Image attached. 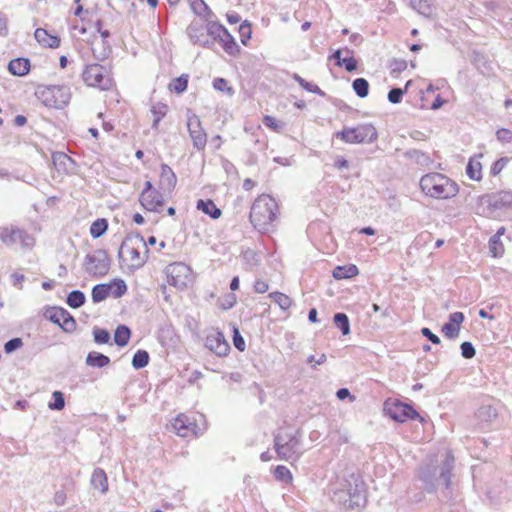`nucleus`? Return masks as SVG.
Returning a JSON list of instances; mask_svg holds the SVG:
<instances>
[{"instance_id": "obj_1", "label": "nucleus", "mask_w": 512, "mask_h": 512, "mask_svg": "<svg viewBox=\"0 0 512 512\" xmlns=\"http://www.w3.org/2000/svg\"><path fill=\"white\" fill-rule=\"evenodd\" d=\"M279 207L276 200L267 194L258 196L250 210V221L260 232H269L274 228L277 220Z\"/></svg>"}, {"instance_id": "obj_2", "label": "nucleus", "mask_w": 512, "mask_h": 512, "mask_svg": "<svg viewBox=\"0 0 512 512\" xmlns=\"http://www.w3.org/2000/svg\"><path fill=\"white\" fill-rule=\"evenodd\" d=\"M331 499L346 510H354L364 506L366 502L364 484L352 475L349 480L340 484V488L333 491Z\"/></svg>"}, {"instance_id": "obj_3", "label": "nucleus", "mask_w": 512, "mask_h": 512, "mask_svg": "<svg viewBox=\"0 0 512 512\" xmlns=\"http://www.w3.org/2000/svg\"><path fill=\"white\" fill-rule=\"evenodd\" d=\"M147 243L144 238L137 235L127 236L119 249V258H121L129 270L134 271L141 268L147 261Z\"/></svg>"}, {"instance_id": "obj_4", "label": "nucleus", "mask_w": 512, "mask_h": 512, "mask_svg": "<svg viewBox=\"0 0 512 512\" xmlns=\"http://www.w3.org/2000/svg\"><path fill=\"white\" fill-rule=\"evenodd\" d=\"M422 192L431 198L449 199L457 195L458 185L441 173H429L420 179Z\"/></svg>"}, {"instance_id": "obj_5", "label": "nucleus", "mask_w": 512, "mask_h": 512, "mask_svg": "<svg viewBox=\"0 0 512 512\" xmlns=\"http://www.w3.org/2000/svg\"><path fill=\"white\" fill-rule=\"evenodd\" d=\"M274 449L277 457L284 461H297L302 455V436L299 430L280 429L274 435Z\"/></svg>"}, {"instance_id": "obj_6", "label": "nucleus", "mask_w": 512, "mask_h": 512, "mask_svg": "<svg viewBox=\"0 0 512 512\" xmlns=\"http://www.w3.org/2000/svg\"><path fill=\"white\" fill-rule=\"evenodd\" d=\"M454 456L451 451H447L445 455V459L442 462L440 466V472L439 476L437 477V469L430 467H427L426 469L422 470L420 473V478L423 482L426 483L427 491L432 492L436 488V483L438 481H442L445 488H449L451 485V476H452V470L454 468Z\"/></svg>"}, {"instance_id": "obj_7", "label": "nucleus", "mask_w": 512, "mask_h": 512, "mask_svg": "<svg viewBox=\"0 0 512 512\" xmlns=\"http://www.w3.org/2000/svg\"><path fill=\"white\" fill-rule=\"evenodd\" d=\"M34 96L46 107L61 109L69 103L71 93L66 86L38 85L34 90Z\"/></svg>"}, {"instance_id": "obj_8", "label": "nucleus", "mask_w": 512, "mask_h": 512, "mask_svg": "<svg viewBox=\"0 0 512 512\" xmlns=\"http://www.w3.org/2000/svg\"><path fill=\"white\" fill-rule=\"evenodd\" d=\"M188 328L195 336L204 341V347L217 357H226L230 352V345L226 340L222 331L217 328L210 327L203 331V335L195 331L191 322H188Z\"/></svg>"}, {"instance_id": "obj_9", "label": "nucleus", "mask_w": 512, "mask_h": 512, "mask_svg": "<svg viewBox=\"0 0 512 512\" xmlns=\"http://www.w3.org/2000/svg\"><path fill=\"white\" fill-rule=\"evenodd\" d=\"M335 137L348 144L372 143L378 138V133L372 124H361L344 128L336 132Z\"/></svg>"}, {"instance_id": "obj_10", "label": "nucleus", "mask_w": 512, "mask_h": 512, "mask_svg": "<svg viewBox=\"0 0 512 512\" xmlns=\"http://www.w3.org/2000/svg\"><path fill=\"white\" fill-rule=\"evenodd\" d=\"M82 78L88 86L99 88L100 90H109L113 86V79L109 69L98 63L86 65Z\"/></svg>"}, {"instance_id": "obj_11", "label": "nucleus", "mask_w": 512, "mask_h": 512, "mask_svg": "<svg viewBox=\"0 0 512 512\" xmlns=\"http://www.w3.org/2000/svg\"><path fill=\"white\" fill-rule=\"evenodd\" d=\"M111 259L104 249H97L87 254L84 259V270L94 277H102L110 270Z\"/></svg>"}, {"instance_id": "obj_12", "label": "nucleus", "mask_w": 512, "mask_h": 512, "mask_svg": "<svg viewBox=\"0 0 512 512\" xmlns=\"http://www.w3.org/2000/svg\"><path fill=\"white\" fill-rule=\"evenodd\" d=\"M165 273L168 283L179 290L187 288L193 281L190 267L182 262L169 264L165 269Z\"/></svg>"}, {"instance_id": "obj_13", "label": "nucleus", "mask_w": 512, "mask_h": 512, "mask_svg": "<svg viewBox=\"0 0 512 512\" xmlns=\"http://www.w3.org/2000/svg\"><path fill=\"white\" fill-rule=\"evenodd\" d=\"M384 412L387 416H389L396 422L402 423L409 419H420L421 421H423V418L411 405L402 403L399 400L385 401Z\"/></svg>"}, {"instance_id": "obj_14", "label": "nucleus", "mask_w": 512, "mask_h": 512, "mask_svg": "<svg viewBox=\"0 0 512 512\" xmlns=\"http://www.w3.org/2000/svg\"><path fill=\"white\" fill-rule=\"evenodd\" d=\"M187 128L193 147L197 150H204L207 144V134L201 125V120L196 114H191L187 119Z\"/></svg>"}, {"instance_id": "obj_15", "label": "nucleus", "mask_w": 512, "mask_h": 512, "mask_svg": "<svg viewBox=\"0 0 512 512\" xmlns=\"http://www.w3.org/2000/svg\"><path fill=\"white\" fill-rule=\"evenodd\" d=\"M28 235L17 227L0 228V240L7 246L20 243L22 247L26 246Z\"/></svg>"}, {"instance_id": "obj_16", "label": "nucleus", "mask_w": 512, "mask_h": 512, "mask_svg": "<svg viewBox=\"0 0 512 512\" xmlns=\"http://www.w3.org/2000/svg\"><path fill=\"white\" fill-rule=\"evenodd\" d=\"M139 200L146 210L152 212L160 211L164 203L163 196L158 190L152 192L142 191Z\"/></svg>"}, {"instance_id": "obj_17", "label": "nucleus", "mask_w": 512, "mask_h": 512, "mask_svg": "<svg viewBox=\"0 0 512 512\" xmlns=\"http://www.w3.org/2000/svg\"><path fill=\"white\" fill-rule=\"evenodd\" d=\"M34 39L43 48L57 49L61 44V39L57 34H52L43 28L34 30Z\"/></svg>"}, {"instance_id": "obj_18", "label": "nucleus", "mask_w": 512, "mask_h": 512, "mask_svg": "<svg viewBox=\"0 0 512 512\" xmlns=\"http://www.w3.org/2000/svg\"><path fill=\"white\" fill-rule=\"evenodd\" d=\"M52 164L56 171L61 174L69 173L75 167L74 160L63 152H52Z\"/></svg>"}, {"instance_id": "obj_19", "label": "nucleus", "mask_w": 512, "mask_h": 512, "mask_svg": "<svg viewBox=\"0 0 512 512\" xmlns=\"http://www.w3.org/2000/svg\"><path fill=\"white\" fill-rule=\"evenodd\" d=\"M177 183V177L170 166L162 164L160 169V188L164 191H172Z\"/></svg>"}, {"instance_id": "obj_20", "label": "nucleus", "mask_w": 512, "mask_h": 512, "mask_svg": "<svg viewBox=\"0 0 512 512\" xmlns=\"http://www.w3.org/2000/svg\"><path fill=\"white\" fill-rule=\"evenodd\" d=\"M490 205L495 209L509 208L512 206V192L500 191L490 197Z\"/></svg>"}, {"instance_id": "obj_21", "label": "nucleus", "mask_w": 512, "mask_h": 512, "mask_svg": "<svg viewBox=\"0 0 512 512\" xmlns=\"http://www.w3.org/2000/svg\"><path fill=\"white\" fill-rule=\"evenodd\" d=\"M31 68L30 60L28 58H16L9 62L8 69L13 75L24 76Z\"/></svg>"}, {"instance_id": "obj_22", "label": "nucleus", "mask_w": 512, "mask_h": 512, "mask_svg": "<svg viewBox=\"0 0 512 512\" xmlns=\"http://www.w3.org/2000/svg\"><path fill=\"white\" fill-rule=\"evenodd\" d=\"M91 485L102 494L108 491V479L105 471L101 468L94 469L91 476Z\"/></svg>"}, {"instance_id": "obj_23", "label": "nucleus", "mask_w": 512, "mask_h": 512, "mask_svg": "<svg viewBox=\"0 0 512 512\" xmlns=\"http://www.w3.org/2000/svg\"><path fill=\"white\" fill-rule=\"evenodd\" d=\"M85 363L89 367L103 368L110 364V358L100 352L91 351L88 353Z\"/></svg>"}, {"instance_id": "obj_24", "label": "nucleus", "mask_w": 512, "mask_h": 512, "mask_svg": "<svg viewBox=\"0 0 512 512\" xmlns=\"http://www.w3.org/2000/svg\"><path fill=\"white\" fill-rule=\"evenodd\" d=\"M196 207L198 210L202 211L204 214L209 215L212 219H218V218H220V216L222 214L221 210L210 199L198 200Z\"/></svg>"}, {"instance_id": "obj_25", "label": "nucleus", "mask_w": 512, "mask_h": 512, "mask_svg": "<svg viewBox=\"0 0 512 512\" xmlns=\"http://www.w3.org/2000/svg\"><path fill=\"white\" fill-rule=\"evenodd\" d=\"M224 51L231 55V56H237L240 52V47L239 45L236 43L235 39L233 38V36L227 31L223 34V36L218 40Z\"/></svg>"}, {"instance_id": "obj_26", "label": "nucleus", "mask_w": 512, "mask_h": 512, "mask_svg": "<svg viewBox=\"0 0 512 512\" xmlns=\"http://www.w3.org/2000/svg\"><path fill=\"white\" fill-rule=\"evenodd\" d=\"M187 32L190 40L194 44H200L203 46L208 44V39H203L205 37V34L204 29L201 25H198L197 23H192L188 26Z\"/></svg>"}, {"instance_id": "obj_27", "label": "nucleus", "mask_w": 512, "mask_h": 512, "mask_svg": "<svg viewBox=\"0 0 512 512\" xmlns=\"http://www.w3.org/2000/svg\"><path fill=\"white\" fill-rule=\"evenodd\" d=\"M359 273V270L356 265L348 264L344 266H337L333 270V277L337 280L348 279L356 276Z\"/></svg>"}, {"instance_id": "obj_28", "label": "nucleus", "mask_w": 512, "mask_h": 512, "mask_svg": "<svg viewBox=\"0 0 512 512\" xmlns=\"http://www.w3.org/2000/svg\"><path fill=\"white\" fill-rule=\"evenodd\" d=\"M45 320H74V318L63 308L53 306L44 312Z\"/></svg>"}, {"instance_id": "obj_29", "label": "nucleus", "mask_w": 512, "mask_h": 512, "mask_svg": "<svg viewBox=\"0 0 512 512\" xmlns=\"http://www.w3.org/2000/svg\"><path fill=\"white\" fill-rule=\"evenodd\" d=\"M466 174L471 180L480 181L482 179V165L480 161L471 158L466 167Z\"/></svg>"}, {"instance_id": "obj_30", "label": "nucleus", "mask_w": 512, "mask_h": 512, "mask_svg": "<svg viewBox=\"0 0 512 512\" xmlns=\"http://www.w3.org/2000/svg\"><path fill=\"white\" fill-rule=\"evenodd\" d=\"M131 336V331L126 325H119L114 333V342L119 347H124L128 344Z\"/></svg>"}, {"instance_id": "obj_31", "label": "nucleus", "mask_w": 512, "mask_h": 512, "mask_svg": "<svg viewBox=\"0 0 512 512\" xmlns=\"http://www.w3.org/2000/svg\"><path fill=\"white\" fill-rule=\"evenodd\" d=\"M476 417L480 422L489 423L497 417V410L491 405H483L478 409Z\"/></svg>"}, {"instance_id": "obj_32", "label": "nucleus", "mask_w": 512, "mask_h": 512, "mask_svg": "<svg viewBox=\"0 0 512 512\" xmlns=\"http://www.w3.org/2000/svg\"><path fill=\"white\" fill-rule=\"evenodd\" d=\"M189 426L190 423L188 422V418L183 414L178 415L173 422L174 430L176 431L177 435L181 437H186L188 435L190 430Z\"/></svg>"}, {"instance_id": "obj_33", "label": "nucleus", "mask_w": 512, "mask_h": 512, "mask_svg": "<svg viewBox=\"0 0 512 512\" xmlns=\"http://www.w3.org/2000/svg\"><path fill=\"white\" fill-rule=\"evenodd\" d=\"M411 7L419 14L429 17L433 13V6L429 0H411Z\"/></svg>"}, {"instance_id": "obj_34", "label": "nucleus", "mask_w": 512, "mask_h": 512, "mask_svg": "<svg viewBox=\"0 0 512 512\" xmlns=\"http://www.w3.org/2000/svg\"><path fill=\"white\" fill-rule=\"evenodd\" d=\"M150 356L146 350H137L132 358V366L134 369H142L149 363Z\"/></svg>"}, {"instance_id": "obj_35", "label": "nucleus", "mask_w": 512, "mask_h": 512, "mask_svg": "<svg viewBox=\"0 0 512 512\" xmlns=\"http://www.w3.org/2000/svg\"><path fill=\"white\" fill-rule=\"evenodd\" d=\"M110 295L115 298L123 296L127 292V285L122 279H114L108 283Z\"/></svg>"}, {"instance_id": "obj_36", "label": "nucleus", "mask_w": 512, "mask_h": 512, "mask_svg": "<svg viewBox=\"0 0 512 512\" xmlns=\"http://www.w3.org/2000/svg\"><path fill=\"white\" fill-rule=\"evenodd\" d=\"M108 283L97 284L92 289V300L101 302L110 296Z\"/></svg>"}, {"instance_id": "obj_37", "label": "nucleus", "mask_w": 512, "mask_h": 512, "mask_svg": "<svg viewBox=\"0 0 512 512\" xmlns=\"http://www.w3.org/2000/svg\"><path fill=\"white\" fill-rule=\"evenodd\" d=\"M352 88L360 98H365L369 94V83L365 78L355 79L352 83Z\"/></svg>"}, {"instance_id": "obj_38", "label": "nucleus", "mask_w": 512, "mask_h": 512, "mask_svg": "<svg viewBox=\"0 0 512 512\" xmlns=\"http://www.w3.org/2000/svg\"><path fill=\"white\" fill-rule=\"evenodd\" d=\"M168 106L163 103H157L152 106L151 112L153 114V128H157L161 119L166 115Z\"/></svg>"}, {"instance_id": "obj_39", "label": "nucleus", "mask_w": 512, "mask_h": 512, "mask_svg": "<svg viewBox=\"0 0 512 512\" xmlns=\"http://www.w3.org/2000/svg\"><path fill=\"white\" fill-rule=\"evenodd\" d=\"M462 322H446L442 327V332L448 339H455L458 337L461 330Z\"/></svg>"}, {"instance_id": "obj_40", "label": "nucleus", "mask_w": 512, "mask_h": 512, "mask_svg": "<svg viewBox=\"0 0 512 512\" xmlns=\"http://www.w3.org/2000/svg\"><path fill=\"white\" fill-rule=\"evenodd\" d=\"M108 223L106 219H97L91 224L90 234L93 238L101 237L107 230Z\"/></svg>"}, {"instance_id": "obj_41", "label": "nucleus", "mask_w": 512, "mask_h": 512, "mask_svg": "<svg viewBox=\"0 0 512 512\" xmlns=\"http://www.w3.org/2000/svg\"><path fill=\"white\" fill-rule=\"evenodd\" d=\"M274 476L278 481L283 483H291L293 480L290 470L284 465H278L275 467Z\"/></svg>"}, {"instance_id": "obj_42", "label": "nucleus", "mask_w": 512, "mask_h": 512, "mask_svg": "<svg viewBox=\"0 0 512 512\" xmlns=\"http://www.w3.org/2000/svg\"><path fill=\"white\" fill-rule=\"evenodd\" d=\"M188 86V76L187 75H181L178 78H175L171 81L169 84V89L171 91H174L178 94L184 92L187 89Z\"/></svg>"}, {"instance_id": "obj_43", "label": "nucleus", "mask_w": 512, "mask_h": 512, "mask_svg": "<svg viewBox=\"0 0 512 512\" xmlns=\"http://www.w3.org/2000/svg\"><path fill=\"white\" fill-rule=\"evenodd\" d=\"M48 407L50 410H62L65 407L64 394L61 391H54L52 393V401L49 402Z\"/></svg>"}, {"instance_id": "obj_44", "label": "nucleus", "mask_w": 512, "mask_h": 512, "mask_svg": "<svg viewBox=\"0 0 512 512\" xmlns=\"http://www.w3.org/2000/svg\"><path fill=\"white\" fill-rule=\"evenodd\" d=\"M84 302L85 295L79 290H74L70 292V294L67 297V304L72 308H78L82 306Z\"/></svg>"}, {"instance_id": "obj_45", "label": "nucleus", "mask_w": 512, "mask_h": 512, "mask_svg": "<svg viewBox=\"0 0 512 512\" xmlns=\"http://www.w3.org/2000/svg\"><path fill=\"white\" fill-rule=\"evenodd\" d=\"M269 296L283 310H286L291 306V303H292L291 299L287 295H285L281 292H274V293H271Z\"/></svg>"}, {"instance_id": "obj_46", "label": "nucleus", "mask_w": 512, "mask_h": 512, "mask_svg": "<svg viewBox=\"0 0 512 512\" xmlns=\"http://www.w3.org/2000/svg\"><path fill=\"white\" fill-rule=\"evenodd\" d=\"M94 341L97 344H107L110 341V333L106 329L99 327L93 328Z\"/></svg>"}, {"instance_id": "obj_47", "label": "nucleus", "mask_w": 512, "mask_h": 512, "mask_svg": "<svg viewBox=\"0 0 512 512\" xmlns=\"http://www.w3.org/2000/svg\"><path fill=\"white\" fill-rule=\"evenodd\" d=\"M213 87L214 89L221 92H225L230 96L234 94V89L231 86H229L228 81L224 78H215L213 80Z\"/></svg>"}, {"instance_id": "obj_48", "label": "nucleus", "mask_w": 512, "mask_h": 512, "mask_svg": "<svg viewBox=\"0 0 512 512\" xmlns=\"http://www.w3.org/2000/svg\"><path fill=\"white\" fill-rule=\"evenodd\" d=\"M232 331H233V337H232V340H233V345L234 347L240 351V352H243L245 351L246 349V343H245V340L244 338L242 337L241 333H240V330L238 327L236 326H233L232 328Z\"/></svg>"}, {"instance_id": "obj_49", "label": "nucleus", "mask_w": 512, "mask_h": 512, "mask_svg": "<svg viewBox=\"0 0 512 512\" xmlns=\"http://www.w3.org/2000/svg\"><path fill=\"white\" fill-rule=\"evenodd\" d=\"M228 30L219 23H210L207 28V33L215 40H219Z\"/></svg>"}, {"instance_id": "obj_50", "label": "nucleus", "mask_w": 512, "mask_h": 512, "mask_svg": "<svg viewBox=\"0 0 512 512\" xmlns=\"http://www.w3.org/2000/svg\"><path fill=\"white\" fill-rule=\"evenodd\" d=\"M490 252L494 257L501 256L504 249L503 245L498 239V235H493L489 240Z\"/></svg>"}, {"instance_id": "obj_51", "label": "nucleus", "mask_w": 512, "mask_h": 512, "mask_svg": "<svg viewBox=\"0 0 512 512\" xmlns=\"http://www.w3.org/2000/svg\"><path fill=\"white\" fill-rule=\"evenodd\" d=\"M191 8L195 14L198 16H206L209 11L208 6L203 0H193L191 1Z\"/></svg>"}, {"instance_id": "obj_52", "label": "nucleus", "mask_w": 512, "mask_h": 512, "mask_svg": "<svg viewBox=\"0 0 512 512\" xmlns=\"http://www.w3.org/2000/svg\"><path fill=\"white\" fill-rule=\"evenodd\" d=\"M461 355L465 359H471L475 356V348L471 342L465 341L460 346Z\"/></svg>"}, {"instance_id": "obj_53", "label": "nucleus", "mask_w": 512, "mask_h": 512, "mask_svg": "<svg viewBox=\"0 0 512 512\" xmlns=\"http://www.w3.org/2000/svg\"><path fill=\"white\" fill-rule=\"evenodd\" d=\"M405 90L401 88H392L388 93V100L393 104H398L401 102L402 97L404 95Z\"/></svg>"}, {"instance_id": "obj_54", "label": "nucleus", "mask_w": 512, "mask_h": 512, "mask_svg": "<svg viewBox=\"0 0 512 512\" xmlns=\"http://www.w3.org/2000/svg\"><path fill=\"white\" fill-rule=\"evenodd\" d=\"M357 64L358 63H357L356 59H354L353 57H345V58H343L341 63L336 62L337 66H339V67L344 66L348 72L355 71L357 69Z\"/></svg>"}, {"instance_id": "obj_55", "label": "nucleus", "mask_w": 512, "mask_h": 512, "mask_svg": "<svg viewBox=\"0 0 512 512\" xmlns=\"http://www.w3.org/2000/svg\"><path fill=\"white\" fill-rule=\"evenodd\" d=\"M508 158L502 157L495 161L491 167V174L496 176L501 173V171L505 168L508 163Z\"/></svg>"}, {"instance_id": "obj_56", "label": "nucleus", "mask_w": 512, "mask_h": 512, "mask_svg": "<svg viewBox=\"0 0 512 512\" xmlns=\"http://www.w3.org/2000/svg\"><path fill=\"white\" fill-rule=\"evenodd\" d=\"M52 324L66 333H73L77 329V322H52Z\"/></svg>"}, {"instance_id": "obj_57", "label": "nucleus", "mask_w": 512, "mask_h": 512, "mask_svg": "<svg viewBox=\"0 0 512 512\" xmlns=\"http://www.w3.org/2000/svg\"><path fill=\"white\" fill-rule=\"evenodd\" d=\"M22 345V340L20 338H13L5 343L4 349L6 353H12Z\"/></svg>"}, {"instance_id": "obj_58", "label": "nucleus", "mask_w": 512, "mask_h": 512, "mask_svg": "<svg viewBox=\"0 0 512 512\" xmlns=\"http://www.w3.org/2000/svg\"><path fill=\"white\" fill-rule=\"evenodd\" d=\"M326 355L324 353H322L318 358H315L314 355H310L308 358H307V363L312 367V368H315L316 365H321L323 363L326 362Z\"/></svg>"}, {"instance_id": "obj_59", "label": "nucleus", "mask_w": 512, "mask_h": 512, "mask_svg": "<svg viewBox=\"0 0 512 512\" xmlns=\"http://www.w3.org/2000/svg\"><path fill=\"white\" fill-rule=\"evenodd\" d=\"M236 303V296L232 293L227 294L223 301L220 302V306L223 309H229Z\"/></svg>"}, {"instance_id": "obj_60", "label": "nucleus", "mask_w": 512, "mask_h": 512, "mask_svg": "<svg viewBox=\"0 0 512 512\" xmlns=\"http://www.w3.org/2000/svg\"><path fill=\"white\" fill-rule=\"evenodd\" d=\"M263 123L266 127H269L275 131H278L281 128L278 121L274 117L269 115L264 116Z\"/></svg>"}, {"instance_id": "obj_61", "label": "nucleus", "mask_w": 512, "mask_h": 512, "mask_svg": "<svg viewBox=\"0 0 512 512\" xmlns=\"http://www.w3.org/2000/svg\"><path fill=\"white\" fill-rule=\"evenodd\" d=\"M240 34H241V42L246 45L247 40L251 37V30L249 25H241L240 26Z\"/></svg>"}, {"instance_id": "obj_62", "label": "nucleus", "mask_w": 512, "mask_h": 512, "mask_svg": "<svg viewBox=\"0 0 512 512\" xmlns=\"http://www.w3.org/2000/svg\"><path fill=\"white\" fill-rule=\"evenodd\" d=\"M24 280H25V276L19 272H14L11 274L12 284H13V286H15L17 288L22 287V283Z\"/></svg>"}, {"instance_id": "obj_63", "label": "nucleus", "mask_w": 512, "mask_h": 512, "mask_svg": "<svg viewBox=\"0 0 512 512\" xmlns=\"http://www.w3.org/2000/svg\"><path fill=\"white\" fill-rule=\"evenodd\" d=\"M421 332L423 336L429 339L433 344L440 343V338L436 334L432 333V331L429 328H422Z\"/></svg>"}, {"instance_id": "obj_64", "label": "nucleus", "mask_w": 512, "mask_h": 512, "mask_svg": "<svg viewBox=\"0 0 512 512\" xmlns=\"http://www.w3.org/2000/svg\"><path fill=\"white\" fill-rule=\"evenodd\" d=\"M269 289V285L263 280H257L254 284V290L257 293H265Z\"/></svg>"}]
</instances>
